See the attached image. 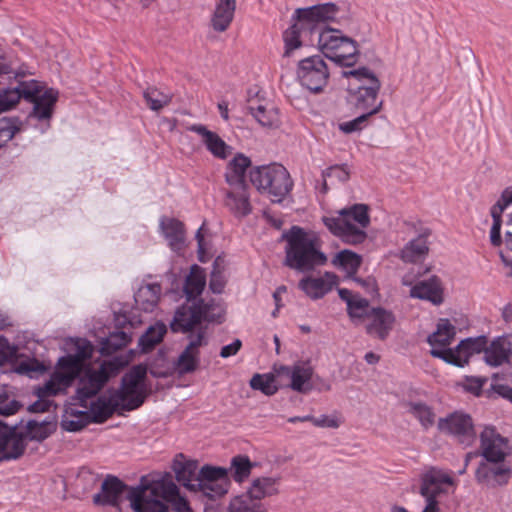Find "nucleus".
<instances>
[{"label": "nucleus", "instance_id": "f257e3e1", "mask_svg": "<svg viewBox=\"0 0 512 512\" xmlns=\"http://www.w3.org/2000/svg\"><path fill=\"white\" fill-rule=\"evenodd\" d=\"M67 345L70 353L60 357L56 364V370L51 374L49 380L35 388L34 394L38 397V400L29 406L28 410L30 412L43 413L49 411L52 401L47 398L65 393L77 379L82 369L83 360L92 356L93 346L86 339L77 338L71 340Z\"/></svg>", "mask_w": 512, "mask_h": 512}, {"label": "nucleus", "instance_id": "f03ea898", "mask_svg": "<svg viewBox=\"0 0 512 512\" xmlns=\"http://www.w3.org/2000/svg\"><path fill=\"white\" fill-rule=\"evenodd\" d=\"M130 498L135 512H169L166 503L171 504L173 512H193L171 478L142 476L140 487L132 490Z\"/></svg>", "mask_w": 512, "mask_h": 512}, {"label": "nucleus", "instance_id": "7ed1b4c3", "mask_svg": "<svg viewBox=\"0 0 512 512\" xmlns=\"http://www.w3.org/2000/svg\"><path fill=\"white\" fill-rule=\"evenodd\" d=\"M338 12L339 7L332 2L296 9L292 16L293 23L283 32L284 56L289 57L304 42H312L318 26L335 20Z\"/></svg>", "mask_w": 512, "mask_h": 512}, {"label": "nucleus", "instance_id": "20e7f679", "mask_svg": "<svg viewBox=\"0 0 512 512\" xmlns=\"http://www.w3.org/2000/svg\"><path fill=\"white\" fill-rule=\"evenodd\" d=\"M286 241L284 265L298 272H311L327 263V256L321 251V242L316 234L299 226L284 231Z\"/></svg>", "mask_w": 512, "mask_h": 512}, {"label": "nucleus", "instance_id": "39448f33", "mask_svg": "<svg viewBox=\"0 0 512 512\" xmlns=\"http://www.w3.org/2000/svg\"><path fill=\"white\" fill-rule=\"evenodd\" d=\"M249 179L257 191L269 197L272 202H282L293 188L290 173L279 163L252 167Z\"/></svg>", "mask_w": 512, "mask_h": 512}, {"label": "nucleus", "instance_id": "423d86ee", "mask_svg": "<svg viewBox=\"0 0 512 512\" xmlns=\"http://www.w3.org/2000/svg\"><path fill=\"white\" fill-rule=\"evenodd\" d=\"M342 76L368 82V85H358L355 89H349L351 103L358 112L368 114L371 117L382 109L383 101H378L381 82L369 68L360 67L343 71Z\"/></svg>", "mask_w": 512, "mask_h": 512}, {"label": "nucleus", "instance_id": "0eeeda50", "mask_svg": "<svg viewBox=\"0 0 512 512\" xmlns=\"http://www.w3.org/2000/svg\"><path fill=\"white\" fill-rule=\"evenodd\" d=\"M124 365L125 363L120 358H114L103 361L98 369L89 367L81 376L78 375L79 386L76 390V399L79 401V405L86 408L87 400L96 396L106 383L124 368Z\"/></svg>", "mask_w": 512, "mask_h": 512}, {"label": "nucleus", "instance_id": "6e6552de", "mask_svg": "<svg viewBox=\"0 0 512 512\" xmlns=\"http://www.w3.org/2000/svg\"><path fill=\"white\" fill-rule=\"evenodd\" d=\"M147 367L143 364L134 365L126 372L118 389L112 392L122 402V410L132 411L139 408L145 401L148 393L144 383Z\"/></svg>", "mask_w": 512, "mask_h": 512}, {"label": "nucleus", "instance_id": "1a4fd4ad", "mask_svg": "<svg viewBox=\"0 0 512 512\" xmlns=\"http://www.w3.org/2000/svg\"><path fill=\"white\" fill-rule=\"evenodd\" d=\"M195 485L193 492L200 493L209 500H216L228 492L230 485L228 470L223 467L204 465L198 471Z\"/></svg>", "mask_w": 512, "mask_h": 512}, {"label": "nucleus", "instance_id": "9d476101", "mask_svg": "<svg viewBox=\"0 0 512 512\" xmlns=\"http://www.w3.org/2000/svg\"><path fill=\"white\" fill-rule=\"evenodd\" d=\"M437 428L441 433L453 437L458 444L464 447L471 446L477 438L472 417L461 411H455L440 418Z\"/></svg>", "mask_w": 512, "mask_h": 512}, {"label": "nucleus", "instance_id": "9b49d317", "mask_svg": "<svg viewBox=\"0 0 512 512\" xmlns=\"http://www.w3.org/2000/svg\"><path fill=\"white\" fill-rule=\"evenodd\" d=\"M330 72L320 55H313L299 61L297 77L301 85L313 93L321 92L327 85Z\"/></svg>", "mask_w": 512, "mask_h": 512}, {"label": "nucleus", "instance_id": "f8f14e48", "mask_svg": "<svg viewBox=\"0 0 512 512\" xmlns=\"http://www.w3.org/2000/svg\"><path fill=\"white\" fill-rule=\"evenodd\" d=\"M487 343L486 336L469 337L461 340L454 349L434 350L432 356L457 367H463L468 363L471 356L484 352Z\"/></svg>", "mask_w": 512, "mask_h": 512}, {"label": "nucleus", "instance_id": "ddd939ff", "mask_svg": "<svg viewBox=\"0 0 512 512\" xmlns=\"http://www.w3.org/2000/svg\"><path fill=\"white\" fill-rule=\"evenodd\" d=\"M26 448V437L18 431V424L8 425L0 420V462L21 458Z\"/></svg>", "mask_w": 512, "mask_h": 512}, {"label": "nucleus", "instance_id": "4468645a", "mask_svg": "<svg viewBox=\"0 0 512 512\" xmlns=\"http://www.w3.org/2000/svg\"><path fill=\"white\" fill-rule=\"evenodd\" d=\"M139 487L140 483L135 487H130L118 477L108 475L102 482L101 491L93 496V502L101 506H119L124 499H127L132 507L130 494L132 490Z\"/></svg>", "mask_w": 512, "mask_h": 512}, {"label": "nucleus", "instance_id": "2eb2a0df", "mask_svg": "<svg viewBox=\"0 0 512 512\" xmlns=\"http://www.w3.org/2000/svg\"><path fill=\"white\" fill-rule=\"evenodd\" d=\"M189 343L175 362V368L180 375L194 372L200 363L199 348L207 345V328L200 327L196 333L188 334Z\"/></svg>", "mask_w": 512, "mask_h": 512}, {"label": "nucleus", "instance_id": "dca6fc26", "mask_svg": "<svg viewBox=\"0 0 512 512\" xmlns=\"http://www.w3.org/2000/svg\"><path fill=\"white\" fill-rule=\"evenodd\" d=\"M512 475L511 467L505 461H480L476 471L475 480L478 484L488 488L506 485Z\"/></svg>", "mask_w": 512, "mask_h": 512}, {"label": "nucleus", "instance_id": "f3484780", "mask_svg": "<svg viewBox=\"0 0 512 512\" xmlns=\"http://www.w3.org/2000/svg\"><path fill=\"white\" fill-rule=\"evenodd\" d=\"M479 455L488 461H505L509 455L508 440L493 427L487 426L480 433Z\"/></svg>", "mask_w": 512, "mask_h": 512}, {"label": "nucleus", "instance_id": "a211bd4d", "mask_svg": "<svg viewBox=\"0 0 512 512\" xmlns=\"http://www.w3.org/2000/svg\"><path fill=\"white\" fill-rule=\"evenodd\" d=\"M277 377L289 379L286 385L298 393H308L313 386L311 380L313 377V368L309 364L297 363L293 366L281 365L275 367Z\"/></svg>", "mask_w": 512, "mask_h": 512}, {"label": "nucleus", "instance_id": "6ab92c4d", "mask_svg": "<svg viewBox=\"0 0 512 512\" xmlns=\"http://www.w3.org/2000/svg\"><path fill=\"white\" fill-rule=\"evenodd\" d=\"M396 324V316L383 307H372L368 322L365 325L366 333L378 340L385 341Z\"/></svg>", "mask_w": 512, "mask_h": 512}, {"label": "nucleus", "instance_id": "aec40b11", "mask_svg": "<svg viewBox=\"0 0 512 512\" xmlns=\"http://www.w3.org/2000/svg\"><path fill=\"white\" fill-rule=\"evenodd\" d=\"M322 221L327 229L335 236L340 237L345 243L360 244L367 234L364 230L355 226L349 219L341 217H323Z\"/></svg>", "mask_w": 512, "mask_h": 512}, {"label": "nucleus", "instance_id": "412c9836", "mask_svg": "<svg viewBox=\"0 0 512 512\" xmlns=\"http://www.w3.org/2000/svg\"><path fill=\"white\" fill-rule=\"evenodd\" d=\"M201 311L196 304L182 305L174 313L173 320L170 322V328L175 333H196L194 329L201 327Z\"/></svg>", "mask_w": 512, "mask_h": 512}, {"label": "nucleus", "instance_id": "4be33fe9", "mask_svg": "<svg viewBox=\"0 0 512 512\" xmlns=\"http://www.w3.org/2000/svg\"><path fill=\"white\" fill-rule=\"evenodd\" d=\"M187 129L201 137V142L215 158L224 160L231 154L232 147L216 132L209 130L205 125L193 124Z\"/></svg>", "mask_w": 512, "mask_h": 512}, {"label": "nucleus", "instance_id": "5701e85b", "mask_svg": "<svg viewBox=\"0 0 512 512\" xmlns=\"http://www.w3.org/2000/svg\"><path fill=\"white\" fill-rule=\"evenodd\" d=\"M338 295L346 303L347 314L354 324L358 325L365 319H369L371 308L368 299L358 293L354 294L346 288H339Z\"/></svg>", "mask_w": 512, "mask_h": 512}, {"label": "nucleus", "instance_id": "b1692460", "mask_svg": "<svg viewBox=\"0 0 512 512\" xmlns=\"http://www.w3.org/2000/svg\"><path fill=\"white\" fill-rule=\"evenodd\" d=\"M442 484L453 485L454 480L444 471L431 468L422 475L419 492L421 496L425 498V500H430V498L437 500V497L441 493L445 492V490L441 487Z\"/></svg>", "mask_w": 512, "mask_h": 512}, {"label": "nucleus", "instance_id": "393cba45", "mask_svg": "<svg viewBox=\"0 0 512 512\" xmlns=\"http://www.w3.org/2000/svg\"><path fill=\"white\" fill-rule=\"evenodd\" d=\"M338 277L331 272H325L321 277H305L299 281L298 287L311 299H320L330 292L337 284Z\"/></svg>", "mask_w": 512, "mask_h": 512}, {"label": "nucleus", "instance_id": "a878e982", "mask_svg": "<svg viewBox=\"0 0 512 512\" xmlns=\"http://www.w3.org/2000/svg\"><path fill=\"white\" fill-rule=\"evenodd\" d=\"M410 296L426 300L434 305H440L444 301V289L441 280L432 276L427 280L417 282L410 290Z\"/></svg>", "mask_w": 512, "mask_h": 512}, {"label": "nucleus", "instance_id": "bb28decb", "mask_svg": "<svg viewBox=\"0 0 512 512\" xmlns=\"http://www.w3.org/2000/svg\"><path fill=\"white\" fill-rule=\"evenodd\" d=\"M251 163V159L243 153H237L228 162L224 176L229 187L239 189L248 186L246 182V171L251 167Z\"/></svg>", "mask_w": 512, "mask_h": 512}, {"label": "nucleus", "instance_id": "cd10ccee", "mask_svg": "<svg viewBox=\"0 0 512 512\" xmlns=\"http://www.w3.org/2000/svg\"><path fill=\"white\" fill-rule=\"evenodd\" d=\"M225 206L238 218L249 215L252 211L248 186L236 189L229 187L225 192Z\"/></svg>", "mask_w": 512, "mask_h": 512}, {"label": "nucleus", "instance_id": "c85d7f7f", "mask_svg": "<svg viewBox=\"0 0 512 512\" xmlns=\"http://www.w3.org/2000/svg\"><path fill=\"white\" fill-rule=\"evenodd\" d=\"M321 26H318V32L315 33L318 46L323 55L331 60L336 55V50L342 46L348 36L344 35L339 29L331 27L322 28Z\"/></svg>", "mask_w": 512, "mask_h": 512}, {"label": "nucleus", "instance_id": "c756f323", "mask_svg": "<svg viewBox=\"0 0 512 512\" xmlns=\"http://www.w3.org/2000/svg\"><path fill=\"white\" fill-rule=\"evenodd\" d=\"M172 469L175 472L176 480L193 492L198 476V462L186 460L183 454H178L173 461Z\"/></svg>", "mask_w": 512, "mask_h": 512}, {"label": "nucleus", "instance_id": "7c9ffc66", "mask_svg": "<svg viewBox=\"0 0 512 512\" xmlns=\"http://www.w3.org/2000/svg\"><path fill=\"white\" fill-rule=\"evenodd\" d=\"M117 409L122 410V402L116 398V395L109 390V396L102 395L90 405L89 413L92 421L95 423H103L109 419Z\"/></svg>", "mask_w": 512, "mask_h": 512}, {"label": "nucleus", "instance_id": "2f4dec72", "mask_svg": "<svg viewBox=\"0 0 512 512\" xmlns=\"http://www.w3.org/2000/svg\"><path fill=\"white\" fill-rule=\"evenodd\" d=\"M58 97L59 92L57 90L53 88L46 89L42 94L30 102L33 104V109L29 116L39 121H49L54 113V107Z\"/></svg>", "mask_w": 512, "mask_h": 512}, {"label": "nucleus", "instance_id": "473e14b6", "mask_svg": "<svg viewBox=\"0 0 512 512\" xmlns=\"http://www.w3.org/2000/svg\"><path fill=\"white\" fill-rule=\"evenodd\" d=\"M160 229L173 251L178 252L183 249L185 244V227L181 221L175 218L162 217Z\"/></svg>", "mask_w": 512, "mask_h": 512}, {"label": "nucleus", "instance_id": "72a5a7b5", "mask_svg": "<svg viewBox=\"0 0 512 512\" xmlns=\"http://www.w3.org/2000/svg\"><path fill=\"white\" fill-rule=\"evenodd\" d=\"M236 0H217L211 17V26L216 32L226 31L234 19Z\"/></svg>", "mask_w": 512, "mask_h": 512}, {"label": "nucleus", "instance_id": "f704fd0d", "mask_svg": "<svg viewBox=\"0 0 512 512\" xmlns=\"http://www.w3.org/2000/svg\"><path fill=\"white\" fill-rule=\"evenodd\" d=\"M455 335V326L448 319H440L436 331L427 338V342L432 347L430 354L432 355L434 350H449L448 346L453 341Z\"/></svg>", "mask_w": 512, "mask_h": 512}, {"label": "nucleus", "instance_id": "c9c22d12", "mask_svg": "<svg viewBox=\"0 0 512 512\" xmlns=\"http://www.w3.org/2000/svg\"><path fill=\"white\" fill-rule=\"evenodd\" d=\"M510 353V341L506 337H498L489 346L486 345L484 360L488 365L497 367L508 360Z\"/></svg>", "mask_w": 512, "mask_h": 512}, {"label": "nucleus", "instance_id": "e433bc0d", "mask_svg": "<svg viewBox=\"0 0 512 512\" xmlns=\"http://www.w3.org/2000/svg\"><path fill=\"white\" fill-rule=\"evenodd\" d=\"M280 478L274 477H258L255 478L247 493L253 501H260L266 497H270L279 493L278 485Z\"/></svg>", "mask_w": 512, "mask_h": 512}, {"label": "nucleus", "instance_id": "4c0bfd02", "mask_svg": "<svg viewBox=\"0 0 512 512\" xmlns=\"http://www.w3.org/2000/svg\"><path fill=\"white\" fill-rule=\"evenodd\" d=\"M161 295V286L158 283H150L141 286L134 294L136 306L145 311L152 312L157 306Z\"/></svg>", "mask_w": 512, "mask_h": 512}, {"label": "nucleus", "instance_id": "58836bf2", "mask_svg": "<svg viewBox=\"0 0 512 512\" xmlns=\"http://www.w3.org/2000/svg\"><path fill=\"white\" fill-rule=\"evenodd\" d=\"M248 110L263 127L277 128L281 124L279 110L272 104H249Z\"/></svg>", "mask_w": 512, "mask_h": 512}, {"label": "nucleus", "instance_id": "ea45409f", "mask_svg": "<svg viewBox=\"0 0 512 512\" xmlns=\"http://www.w3.org/2000/svg\"><path fill=\"white\" fill-rule=\"evenodd\" d=\"M206 285V274L203 268L198 265L191 267L189 275L184 284V293L188 301L194 300L201 295Z\"/></svg>", "mask_w": 512, "mask_h": 512}, {"label": "nucleus", "instance_id": "a19ab883", "mask_svg": "<svg viewBox=\"0 0 512 512\" xmlns=\"http://www.w3.org/2000/svg\"><path fill=\"white\" fill-rule=\"evenodd\" d=\"M430 231L426 229L416 239L411 240L401 251V258L405 262H417L428 253L427 237Z\"/></svg>", "mask_w": 512, "mask_h": 512}, {"label": "nucleus", "instance_id": "79ce46f5", "mask_svg": "<svg viewBox=\"0 0 512 512\" xmlns=\"http://www.w3.org/2000/svg\"><path fill=\"white\" fill-rule=\"evenodd\" d=\"M359 54L357 42L348 37L331 60L339 66L352 67L357 63Z\"/></svg>", "mask_w": 512, "mask_h": 512}, {"label": "nucleus", "instance_id": "37998d69", "mask_svg": "<svg viewBox=\"0 0 512 512\" xmlns=\"http://www.w3.org/2000/svg\"><path fill=\"white\" fill-rule=\"evenodd\" d=\"M361 263V256L347 249L338 252L332 260V264L346 270L351 279L355 277Z\"/></svg>", "mask_w": 512, "mask_h": 512}, {"label": "nucleus", "instance_id": "c03bdc74", "mask_svg": "<svg viewBox=\"0 0 512 512\" xmlns=\"http://www.w3.org/2000/svg\"><path fill=\"white\" fill-rule=\"evenodd\" d=\"M131 335L124 331L111 332L101 341L100 352L103 355H111L127 346L131 342Z\"/></svg>", "mask_w": 512, "mask_h": 512}, {"label": "nucleus", "instance_id": "a18cd8bd", "mask_svg": "<svg viewBox=\"0 0 512 512\" xmlns=\"http://www.w3.org/2000/svg\"><path fill=\"white\" fill-rule=\"evenodd\" d=\"M167 332L166 325L162 322L150 326L147 331L139 338L138 345L143 352L152 350L160 343Z\"/></svg>", "mask_w": 512, "mask_h": 512}, {"label": "nucleus", "instance_id": "49530a36", "mask_svg": "<svg viewBox=\"0 0 512 512\" xmlns=\"http://www.w3.org/2000/svg\"><path fill=\"white\" fill-rule=\"evenodd\" d=\"M407 411L413 415L421 424L424 430H428L435 424V413L426 403L417 401L407 404Z\"/></svg>", "mask_w": 512, "mask_h": 512}, {"label": "nucleus", "instance_id": "de8ad7c7", "mask_svg": "<svg viewBox=\"0 0 512 512\" xmlns=\"http://www.w3.org/2000/svg\"><path fill=\"white\" fill-rule=\"evenodd\" d=\"M195 304L196 307L200 308L201 322L206 321L220 324L224 321L225 309L220 303H216L214 300L205 302L203 299H199Z\"/></svg>", "mask_w": 512, "mask_h": 512}, {"label": "nucleus", "instance_id": "09e8293b", "mask_svg": "<svg viewBox=\"0 0 512 512\" xmlns=\"http://www.w3.org/2000/svg\"><path fill=\"white\" fill-rule=\"evenodd\" d=\"M255 463L251 462L246 455H236L231 459V468L233 479L241 483L246 480L250 474Z\"/></svg>", "mask_w": 512, "mask_h": 512}, {"label": "nucleus", "instance_id": "8fccbe9b", "mask_svg": "<svg viewBox=\"0 0 512 512\" xmlns=\"http://www.w3.org/2000/svg\"><path fill=\"white\" fill-rule=\"evenodd\" d=\"M340 216L345 218L353 219L359 224V228L364 230L370 224V217L368 214V206L365 204H354L349 208H344L339 211Z\"/></svg>", "mask_w": 512, "mask_h": 512}, {"label": "nucleus", "instance_id": "3c124183", "mask_svg": "<svg viewBox=\"0 0 512 512\" xmlns=\"http://www.w3.org/2000/svg\"><path fill=\"white\" fill-rule=\"evenodd\" d=\"M148 107L153 111H160L172 101V94H166L156 87H149L143 92Z\"/></svg>", "mask_w": 512, "mask_h": 512}, {"label": "nucleus", "instance_id": "603ef678", "mask_svg": "<svg viewBox=\"0 0 512 512\" xmlns=\"http://www.w3.org/2000/svg\"><path fill=\"white\" fill-rule=\"evenodd\" d=\"M276 375L268 374H255L250 380V387L253 390H259L267 396L274 395L278 391V386L275 384Z\"/></svg>", "mask_w": 512, "mask_h": 512}, {"label": "nucleus", "instance_id": "864d4df0", "mask_svg": "<svg viewBox=\"0 0 512 512\" xmlns=\"http://www.w3.org/2000/svg\"><path fill=\"white\" fill-rule=\"evenodd\" d=\"M229 512H267L263 506L247 495H238L231 499Z\"/></svg>", "mask_w": 512, "mask_h": 512}, {"label": "nucleus", "instance_id": "5fc2aeb1", "mask_svg": "<svg viewBox=\"0 0 512 512\" xmlns=\"http://www.w3.org/2000/svg\"><path fill=\"white\" fill-rule=\"evenodd\" d=\"M51 433V422L29 420L26 424V434L24 435L26 439L29 438L30 440L43 441L48 438Z\"/></svg>", "mask_w": 512, "mask_h": 512}, {"label": "nucleus", "instance_id": "6e6d98bb", "mask_svg": "<svg viewBox=\"0 0 512 512\" xmlns=\"http://www.w3.org/2000/svg\"><path fill=\"white\" fill-rule=\"evenodd\" d=\"M221 262V257L215 259L209 281V289L216 294H221L226 284L225 278L219 268Z\"/></svg>", "mask_w": 512, "mask_h": 512}, {"label": "nucleus", "instance_id": "4d7b16f0", "mask_svg": "<svg viewBox=\"0 0 512 512\" xmlns=\"http://www.w3.org/2000/svg\"><path fill=\"white\" fill-rule=\"evenodd\" d=\"M14 89L18 90L20 94V99L23 98L28 102L34 100L37 96L41 94L42 91V87L35 80L21 82Z\"/></svg>", "mask_w": 512, "mask_h": 512}, {"label": "nucleus", "instance_id": "13d9d810", "mask_svg": "<svg viewBox=\"0 0 512 512\" xmlns=\"http://www.w3.org/2000/svg\"><path fill=\"white\" fill-rule=\"evenodd\" d=\"M369 118L370 117L368 116V114L360 113L359 116H357L353 120L340 123L338 125V128L344 134L359 132L368 125Z\"/></svg>", "mask_w": 512, "mask_h": 512}, {"label": "nucleus", "instance_id": "bf43d9fd", "mask_svg": "<svg viewBox=\"0 0 512 512\" xmlns=\"http://www.w3.org/2000/svg\"><path fill=\"white\" fill-rule=\"evenodd\" d=\"M20 100L18 90L7 88L0 91V114L15 107Z\"/></svg>", "mask_w": 512, "mask_h": 512}, {"label": "nucleus", "instance_id": "052dcab7", "mask_svg": "<svg viewBox=\"0 0 512 512\" xmlns=\"http://www.w3.org/2000/svg\"><path fill=\"white\" fill-rule=\"evenodd\" d=\"M18 131L19 128L16 125V119L2 118L0 120V148L10 141Z\"/></svg>", "mask_w": 512, "mask_h": 512}, {"label": "nucleus", "instance_id": "680f3d73", "mask_svg": "<svg viewBox=\"0 0 512 512\" xmlns=\"http://www.w3.org/2000/svg\"><path fill=\"white\" fill-rule=\"evenodd\" d=\"M322 178H335L341 183H345L350 178V172L346 165H334L322 172Z\"/></svg>", "mask_w": 512, "mask_h": 512}, {"label": "nucleus", "instance_id": "e2e57ef3", "mask_svg": "<svg viewBox=\"0 0 512 512\" xmlns=\"http://www.w3.org/2000/svg\"><path fill=\"white\" fill-rule=\"evenodd\" d=\"M512 204V186L505 188L498 201L491 207V214L502 216L504 210Z\"/></svg>", "mask_w": 512, "mask_h": 512}, {"label": "nucleus", "instance_id": "0e129e2a", "mask_svg": "<svg viewBox=\"0 0 512 512\" xmlns=\"http://www.w3.org/2000/svg\"><path fill=\"white\" fill-rule=\"evenodd\" d=\"M486 381L487 379L484 377L466 376L461 385L465 391L478 396L481 394L483 385Z\"/></svg>", "mask_w": 512, "mask_h": 512}, {"label": "nucleus", "instance_id": "69168bd1", "mask_svg": "<svg viewBox=\"0 0 512 512\" xmlns=\"http://www.w3.org/2000/svg\"><path fill=\"white\" fill-rule=\"evenodd\" d=\"M16 352V347L11 345L4 336H0V365L11 360Z\"/></svg>", "mask_w": 512, "mask_h": 512}, {"label": "nucleus", "instance_id": "338daca9", "mask_svg": "<svg viewBox=\"0 0 512 512\" xmlns=\"http://www.w3.org/2000/svg\"><path fill=\"white\" fill-rule=\"evenodd\" d=\"M493 219V224L490 231V241L491 244L495 247H498L502 243L501 239V225H502V216L491 214Z\"/></svg>", "mask_w": 512, "mask_h": 512}, {"label": "nucleus", "instance_id": "774afa93", "mask_svg": "<svg viewBox=\"0 0 512 512\" xmlns=\"http://www.w3.org/2000/svg\"><path fill=\"white\" fill-rule=\"evenodd\" d=\"M352 280L355 281L358 285H360L365 290V292L367 294H369L371 296L379 295L377 281L374 277L369 276V277L363 279V278L355 276L352 278Z\"/></svg>", "mask_w": 512, "mask_h": 512}]
</instances>
